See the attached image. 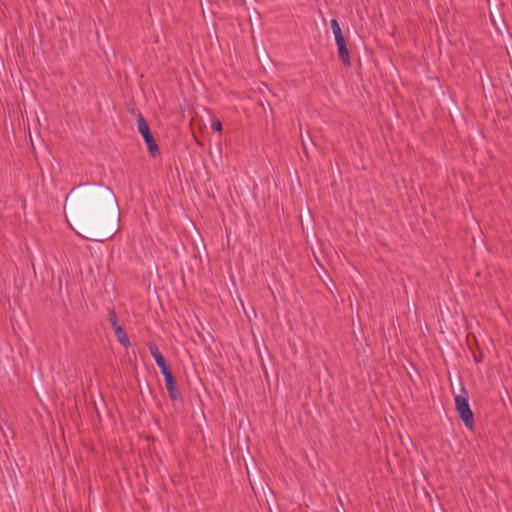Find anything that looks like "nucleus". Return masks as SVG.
Here are the masks:
<instances>
[{"mask_svg": "<svg viewBox=\"0 0 512 512\" xmlns=\"http://www.w3.org/2000/svg\"><path fill=\"white\" fill-rule=\"evenodd\" d=\"M147 346H148V350H149L151 356L155 360V362H156L157 366L160 368V370H163L164 368L169 367L156 343L150 342V343H148Z\"/></svg>", "mask_w": 512, "mask_h": 512, "instance_id": "5", "label": "nucleus"}, {"mask_svg": "<svg viewBox=\"0 0 512 512\" xmlns=\"http://www.w3.org/2000/svg\"><path fill=\"white\" fill-rule=\"evenodd\" d=\"M461 391L462 394L455 397L456 410L465 426L469 429H472L474 426V415L469 406L468 392L464 388H462Z\"/></svg>", "mask_w": 512, "mask_h": 512, "instance_id": "2", "label": "nucleus"}, {"mask_svg": "<svg viewBox=\"0 0 512 512\" xmlns=\"http://www.w3.org/2000/svg\"><path fill=\"white\" fill-rule=\"evenodd\" d=\"M161 373L164 376L165 387L170 398L174 401L181 399L180 391L178 389L177 383L172 375L170 368H164L163 370H161Z\"/></svg>", "mask_w": 512, "mask_h": 512, "instance_id": "4", "label": "nucleus"}, {"mask_svg": "<svg viewBox=\"0 0 512 512\" xmlns=\"http://www.w3.org/2000/svg\"><path fill=\"white\" fill-rule=\"evenodd\" d=\"M114 333H115V336H116L118 342L123 347L126 348L130 345L129 337H128L125 329L122 326H117L116 328H114Z\"/></svg>", "mask_w": 512, "mask_h": 512, "instance_id": "6", "label": "nucleus"}, {"mask_svg": "<svg viewBox=\"0 0 512 512\" xmlns=\"http://www.w3.org/2000/svg\"><path fill=\"white\" fill-rule=\"evenodd\" d=\"M335 42L337 46L345 44L346 41L343 34H338V36H335Z\"/></svg>", "mask_w": 512, "mask_h": 512, "instance_id": "11", "label": "nucleus"}, {"mask_svg": "<svg viewBox=\"0 0 512 512\" xmlns=\"http://www.w3.org/2000/svg\"><path fill=\"white\" fill-rule=\"evenodd\" d=\"M116 230H117V229H116V227H115V226H113V227H112V229H111V230H110V232H109V236H108V237H111L112 235H114V233L116 232Z\"/></svg>", "mask_w": 512, "mask_h": 512, "instance_id": "12", "label": "nucleus"}, {"mask_svg": "<svg viewBox=\"0 0 512 512\" xmlns=\"http://www.w3.org/2000/svg\"><path fill=\"white\" fill-rule=\"evenodd\" d=\"M337 50H338L339 58L342 61V63L345 66H350L351 65L350 54L347 49L346 43L343 45L337 46Z\"/></svg>", "mask_w": 512, "mask_h": 512, "instance_id": "7", "label": "nucleus"}, {"mask_svg": "<svg viewBox=\"0 0 512 512\" xmlns=\"http://www.w3.org/2000/svg\"><path fill=\"white\" fill-rule=\"evenodd\" d=\"M136 119H137V129H138L139 133L142 135V137L144 138V141L147 145V149H148L150 155L152 157H156L159 154V147L150 131V128H149L146 120L144 119L143 115L140 112L137 113Z\"/></svg>", "mask_w": 512, "mask_h": 512, "instance_id": "3", "label": "nucleus"}, {"mask_svg": "<svg viewBox=\"0 0 512 512\" xmlns=\"http://www.w3.org/2000/svg\"><path fill=\"white\" fill-rule=\"evenodd\" d=\"M211 129L215 132H221L223 129L221 121L215 119L211 122Z\"/></svg>", "mask_w": 512, "mask_h": 512, "instance_id": "10", "label": "nucleus"}, {"mask_svg": "<svg viewBox=\"0 0 512 512\" xmlns=\"http://www.w3.org/2000/svg\"><path fill=\"white\" fill-rule=\"evenodd\" d=\"M330 24H331V28H332L334 37L338 36V34H343L341 27L336 19H332Z\"/></svg>", "mask_w": 512, "mask_h": 512, "instance_id": "9", "label": "nucleus"}, {"mask_svg": "<svg viewBox=\"0 0 512 512\" xmlns=\"http://www.w3.org/2000/svg\"><path fill=\"white\" fill-rule=\"evenodd\" d=\"M84 238L88 239V240H97L96 238L94 237H91V236H85L83 235Z\"/></svg>", "mask_w": 512, "mask_h": 512, "instance_id": "13", "label": "nucleus"}, {"mask_svg": "<svg viewBox=\"0 0 512 512\" xmlns=\"http://www.w3.org/2000/svg\"><path fill=\"white\" fill-rule=\"evenodd\" d=\"M108 319H109V322L111 323L113 329L116 328L117 326H121L118 323L117 314H116V312L114 310H109L108 311Z\"/></svg>", "mask_w": 512, "mask_h": 512, "instance_id": "8", "label": "nucleus"}, {"mask_svg": "<svg viewBox=\"0 0 512 512\" xmlns=\"http://www.w3.org/2000/svg\"><path fill=\"white\" fill-rule=\"evenodd\" d=\"M82 203L84 207H81V209L85 220H90L94 214L106 209L111 210L113 218H118L116 197L113 191L107 187L98 186L87 190L82 195Z\"/></svg>", "mask_w": 512, "mask_h": 512, "instance_id": "1", "label": "nucleus"}]
</instances>
